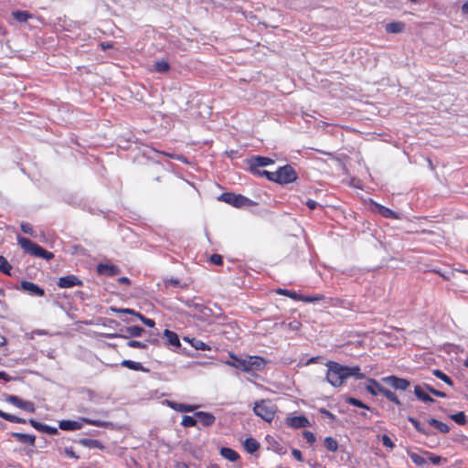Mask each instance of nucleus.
<instances>
[{
    "mask_svg": "<svg viewBox=\"0 0 468 468\" xmlns=\"http://www.w3.org/2000/svg\"><path fill=\"white\" fill-rule=\"evenodd\" d=\"M154 69L159 73H165L170 69V65L166 60H158L154 64Z\"/></svg>",
    "mask_w": 468,
    "mask_h": 468,
    "instance_id": "nucleus-35",
    "label": "nucleus"
},
{
    "mask_svg": "<svg viewBox=\"0 0 468 468\" xmlns=\"http://www.w3.org/2000/svg\"><path fill=\"white\" fill-rule=\"evenodd\" d=\"M423 454L427 457V459L434 465H440L442 462L446 463V459L441 456L435 455L434 453L424 451Z\"/></svg>",
    "mask_w": 468,
    "mask_h": 468,
    "instance_id": "nucleus-33",
    "label": "nucleus"
},
{
    "mask_svg": "<svg viewBox=\"0 0 468 468\" xmlns=\"http://www.w3.org/2000/svg\"><path fill=\"white\" fill-rule=\"evenodd\" d=\"M244 448L248 452L253 453L260 448V443L253 438H247L244 441Z\"/></svg>",
    "mask_w": 468,
    "mask_h": 468,
    "instance_id": "nucleus-32",
    "label": "nucleus"
},
{
    "mask_svg": "<svg viewBox=\"0 0 468 468\" xmlns=\"http://www.w3.org/2000/svg\"><path fill=\"white\" fill-rule=\"evenodd\" d=\"M22 410L33 413V412H35L36 408L32 401L26 400V402L23 405Z\"/></svg>",
    "mask_w": 468,
    "mask_h": 468,
    "instance_id": "nucleus-52",
    "label": "nucleus"
},
{
    "mask_svg": "<svg viewBox=\"0 0 468 468\" xmlns=\"http://www.w3.org/2000/svg\"><path fill=\"white\" fill-rule=\"evenodd\" d=\"M164 335L166 337V340L169 345L176 346V347L180 346V345H181L180 340H179V337L176 333H175L169 329H165L164 331Z\"/></svg>",
    "mask_w": 468,
    "mask_h": 468,
    "instance_id": "nucleus-26",
    "label": "nucleus"
},
{
    "mask_svg": "<svg viewBox=\"0 0 468 468\" xmlns=\"http://www.w3.org/2000/svg\"><path fill=\"white\" fill-rule=\"evenodd\" d=\"M20 286L22 290L27 292L31 295L39 297H43L45 295V291L32 282L22 281Z\"/></svg>",
    "mask_w": 468,
    "mask_h": 468,
    "instance_id": "nucleus-15",
    "label": "nucleus"
},
{
    "mask_svg": "<svg viewBox=\"0 0 468 468\" xmlns=\"http://www.w3.org/2000/svg\"><path fill=\"white\" fill-rule=\"evenodd\" d=\"M462 11L463 14H468V1L462 5Z\"/></svg>",
    "mask_w": 468,
    "mask_h": 468,
    "instance_id": "nucleus-61",
    "label": "nucleus"
},
{
    "mask_svg": "<svg viewBox=\"0 0 468 468\" xmlns=\"http://www.w3.org/2000/svg\"><path fill=\"white\" fill-rule=\"evenodd\" d=\"M12 15L19 22H27L32 17V15L27 11H16Z\"/></svg>",
    "mask_w": 468,
    "mask_h": 468,
    "instance_id": "nucleus-38",
    "label": "nucleus"
},
{
    "mask_svg": "<svg viewBox=\"0 0 468 468\" xmlns=\"http://www.w3.org/2000/svg\"><path fill=\"white\" fill-rule=\"evenodd\" d=\"M29 423L38 431L45 432L50 435H55L58 433V429L56 427L48 426L39 421H37L36 420L31 419L29 420Z\"/></svg>",
    "mask_w": 468,
    "mask_h": 468,
    "instance_id": "nucleus-19",
    "label": "nucleus"
},
{
    "mask_svg": "<svg viewBox=\"0 0 468 468\" xmlns=\"http://www.w3.org/2000/svg\"><path fill=\"white\" fill-rule=\"evenodd\" d=\"M276 292L280 295L287 296L294 301H299V302H303V303L320 302L324 299V296L322 294H316L314 296H307V295L298 293L294 291H289L286 289H277Z\"/></svg>",
    "mask_w": 468,
    "mask_h": 468,
    "instance_id": "nucleus-8",
    "label": "nucleus"
},
{
    "mask_svg": "<svg viewBox=\"0 0 468 468\" xmlns=\"http://www.w3.org/2000/svg\"><path fill=\"white\" fill-rule=\"evenodd\" d=\"M320 412L331 420H335V416L332 412L328 411L327 410L322 409V410H320Z\"/></svg>",
    "mask_w": 468,
    "mask_h": 468,
    "instance_id": "nucleus-58",
    "label": "nucleus"
},
{
    "mask_svg": "<svg viewBox=\"0 0 468 468\" xmlns=\"http://www.w3.org/2000/svg\"><path fill=\"white\" fill-rule=\"evenodd\" d=\"M405 28V25L403 22L395 21L390 22L386 25V31L389 34H399L401 33Z\"/></svg>",
    "mask_w": 468,
    "mask_h": 468,
    "instance_id": "nucleus-24",
    "label": "nucleus"
},
{
    "mask_svg": "<svg viewBox=\"0 0 468 468\" xmlns=\"http://www.w3.org/2000/svg\"><path fill=\"white\" fill-rule=\"evenodd\" d=\"M289 326L292 329V330H298L301 326V323L300 322H297V321H294L292 323H290L289 324Z\"/></svg>",
    "mask_w": 468,
    "mask_h": 468,
    "instance_id": "nucleus-59",
    "label": "nucleus"
},
{
    "mask_svg": "<svg viewBox=\"0 0 468 468\" xmlns=\"http://www.w3.org/2000/svg\"><path fill=\"white\" fill-rule=\"evenodd\" d=\"M431 394H433L434 396L436 397H439V398H446L447 395L445 392L443 391H440V390H437L435 388H433L431 391Z\"/></svg>",
    "mask_w": 468,
    "mask_h": 468,
    "instance_id": "nucleus-57",
    "label": "nucleus"
},
{
    "mask_svg": "<svg viewBox=\"0 0 468 468\" xmlns=\"http://www.w3.org/2000/svg\"><path fill=\"white\" fill-rule=\"evenodd\" d=\"M5 401L19 408V409H22L24 403L26 402V400H23L22 399H20L19 397L15 396V395H8L5 398Z\"/></svg>",
    "mask_w": 468,
    "mask_h": 468,
    "instance_id": "nucleus-36",
    "label": "nucleus"
},
{
    "mask_svg": "<svg viewBox=\"0 0 468 468\" xmlns=\"http://www.w3.org/2000/svg\"><path fill=\"white\" fill-rule=\"evenodd\" d=\"M20 228H21V230L25 234L30 235L32 237H35L34 229H33V227L29 223L23 222V223H21Z\"/></svg>",
    "mask_w": 468,
    "mask_h": 468,
    "instance_id": "nucleus-45",
    "label": "nucleus"
},
{
    "mask_svg": "<svg viewBox=\"0 0 468 468\" xmlns=\"http://www.w3.org/2000/svg\"><path fill=\"white\" fill-rule=\"evenodd\" d=\"M271 182H275L281 185L292 183L297 179V174L293 167L290 165H285L279 167V169L273 174L270 175Z\"/></svg>",
    "mask_w": 468,
    "mask_h": 468,
    "instance_id": "nucleus-6",
    "label": "nucleus"
},
{
    "mask_svg": "<svg viewBox=\"0 0 468 468\" xmlns=\"http://www.w3.org/2000/svg\"><path fill=\"white\" fill-rule=\"evenodd\" d=\"M235 359V362L233 363V366L238 368V369H240L244 372H248V367H247V358H238V357H234Z\"/></svg>",
    "mask_w": 468,
    "mask_h": 468,
    "instance_id": "nucleus-41",
    "label": "nucleus"
},
{
    "mask_svg": "<svg viewBox=\"0 0 468 468\" xmlns=\"http://www.w3.org/2000/svg\"><path fill=\"white\" fill-rule=\"evenodd\" d=\"M306 206L309 209L314 210L318 207V203L313 199H308L306 201Z\"/></svg>",
    "mask_w": 468,
    "mask_h": 468,
    "instance_id": "nucleus-55",
    "label": "nucleus"
},
{
    "mask_svg": "<svg viewBox=\"0 0 468 468\" xmlns=\"http://www.w3.org/2000/svg\"><path fill=\"white\" fill-rule=\"evenodd\" d=\"M4 420L14 423H26V420L20 417L5 412Z\"/></svg>",
    "mask_w": 468,
    "mask_h": 468,
    "instance_id": "nucleus-44",
    "label": "nucleus"
},
{
    "mask_svg": "<svg viewBox=\"0 0 468 468\" xmlns=\"http://www.w3.org/2000/svg\"><path fill=\"white\" fill-rule=\"evenodd\" d=\"M63 452L69 458H72V459H75V460H79V458H80L79 455H77L75 453V452L73 451L72 447H65L64 450H63Z\"/></svg>",
    "mask_w": 468,
    "mask_h": 468,
    "instance_id": "nucleus-51",
    "label": "nucleus"
},
{
    "mask_svg": "<svg viewBox=\"0 0 468 468\" xmlns=\"http://www.w3.org/2000/svg\"><path fill=\"white\" fill-rule=\"evenodd\" d=\"M368 382L372 383L378 390L380 394L386 397L389 401L395 403L398 406L401 405V401L399 399L398 396L391 390L387 388L381 386L376 379L369 378Z\"/></svg>",
    "mask_w": 468,
    "mask_h": 468,
    "instance_id": "nucleus-11",
    "label": "nucleus"
},
{
    "mask_svg": "<svg viewBox=\"0 0 468 468\" xmlns=\"http://www.w3.org/2000/svg\"><path fill=\"white\" fill-rule=\"evenodd\" d=\"M100 47L102 50H107V49H110V48H113V44L111 43V42H101L100 44Z\"/></svg>",
    "mask_w": 468,
    "mask_h": 468,
    "instance_id": "nucleus-56",
    "label": "nucleus"
},
{
    "mask_svg": "<svg viewBox=\"0 0 468 468\" xmlns=\"http://www.w3.org/2000/svg\"><path fill=\"white\" fill-rule=\"evenodd\" d=\"M346 403H348L349 405H352V406H355V407H357V408H362V409H367V410H369V407L367 405H366L365 403H363L361 400L356 399V398H347L346 399Z\"/></svg>",
    "mask_w": 468,
    "mask_h": 468,
    "instance_id": "nucleus-42",
    "label": "nucleus"
},
{
    "mask_svg": "<svg viewBox=\"0 0 468 468\" xmlns=\"http://www.w3.org/2000/svg\"><path fill=\"white\" fill-rule=\"evenodd\" d=\"M414 393H415L416 397L423 402H433L434 401V399L428 393H426L424 391L423 388L419 385L415 386Z\"/></svg>",
    "mask_w": 468,
    "mask_h": 468,
    "instance_id": "nucleus-28",
    "label": "nucleus"
},
{
    "mask_svg": "<svg viewBox=\"0 0 468 468\" xmlns=\"http://www.w3.org/2000/svg\"><path fill=\"white\" fill-rule=\"evenodd\" d=\"M12 437H14L17 441L21 443L28 444L30 446L35 445L36 437L34 435L13 432Z\"/></svg>",
    "mask_w": 468,
    "mask_h": 468,
    "instance_id": "nucleus-22",
    "label": "nucleus"
},
{
    "mask_svg": "<svg viewBox=\"0 0 468 468\" xmlns=\"http://www.w3.org/2000/svg\"><path fill=\"white\" fill-rule=\"evenodd\" d=\"M274 161L271 158L264 157V156H252L248 160V164L250 165V171L251 174L258 176H265L269 181H271V177L270 175L273 174V172H269L267 170H261V167L267 166L269 165H272Z\"/></svg>",
    "mask_w": 468,
    "mask_h": 468,
    "instance_id": "nucleus-4",
    "label": "nucleus"
},
{
    "mask_svg": "<svg viewBox=\"0 0 468 468\" xmlns=\"http://www.w3.org/2000/svg\"><path fill=\"white\" fill-rule=\"evenodd\" d=\"M292 455L298 461V462H303V457L300 450L298 449H292Z\"/></svg>",
    "mask_w": 468,
    "mask_h": 468,
    "instance_id": "nucleus-54",
    "label": "nucleus"
},
{
    "mask_svg": "<svg viewBox=\"0 0 468 468\" xmlns=\"http://www.w3.org/2000/svg\"><path fill=\"white\" fill-rule=\"evenodd\" d=\"M407 452H408V455L410 456V460L412 461V463L414 464H416L417 466H422L426 463L427 457L424 454L420 455L417 452H410V451H408Z\"/></svg>",
    "mask_w": 468,
    "mask_h": 468,
    "instance_id": "nucleus-30",
    "label": "nucleus"
},
{
    "mask_svg": "<svg viewBox=\"0 0 468 468\" xmlns=\"http://www.w3.org/2000/svg\"><path fill=\"white\" fill-rule=\"evenodd\" d=\"M219 200L224 201L225 203L238 208L245 206H250L251 204V200L249 199L248 197L240 194L237 195L231 192L222 193L219 197Z\"/></svg>",
    "mask_w": 468,
    "mask_h": 468,
    "instance_id": "nucleus-7",
    "label": "nucleus"
},
{
    "mask_svg": "<svg viewBox=\"0 0 468 468\" xmlns=\"http://www.w3.org/2000/svg\"><path fill=\"white\" fill-rule=\"evenodd\" d=\"M78 442L80 445L90 449L95 448L101 451L105 449V446L99 440L81 438L78 441Z\"/></svg>",
    "mask_w": 468,
    "mask_h": 468,
    "instance_id": "nucleus-21",
    "label": "nucleus"
},
{
    "mask_svg": "<svg viewBox=\"0 0 468 468\" xmlns=\"http://www.w3.org/2000/svg\"><path fill=\"white\" fill-rule=\"evenodd\" d=\"M210 262L215 264V265H218V266H220L223 264V259H222V256L219 255V254H212L210 256V259H209Z\"/></svg>",
    "mask_w": 468,
    "mask_h": 468,
    "instance_id": "nucleus-50",
    "label": "nucleus"
},
{
    "mask_svg": "<svg viewBox=\"0 0 468 468\" xmlns=\"http://www.w3.org/2000/svg\"><path fill=\"white\" fill-rule=\"evenodd\" d=\"M286 424L293 429L306 428L310 426L309 420L303 416H293L286 419Z\"/></svg>",
    "mask_w": 468,
    "mask_h": 468,
    "instance_id": "nucleus-14",
    "label": "nucleus"
},
{
    "mask_svg": "<svg viewBox=\"0 0 468 468\" xmlns=\"http://www.w3.org/2000/svg\"><path fill=\"white\" fill-rule=\"evenodd\" d=\"M111 310L114 313H119V314H133V315H136L145 325L149 326V327H154V324H155V322L153 320V319H150V318H147L145 316H144L143 314H141L140 313H136L134 310L133 309H129V308H114V307H112Z\"/></svg>",
    "mask_w": 468,
    "mask_h": 468,
    "instance_id": "nucleus-12",
    "label": "nucleus"
},
{
    "mask_svg": "<svg viewBox=\"0 0 468 468\" xmlns=\"http://www.w3.org/2000/svg\"><path fill=\"white\" fill-rule=\"evenodd\" d=\"M177 467L178 468H189V466L186 463H179L177 465Z\"/></svg>",
    "mask_w": 468,
    "mask_h": 468,
    "instance_id": "nucleus-64",
    "label": "nucleus"
},
{
    "mask_svg": "<svg viewBox=\"0 0 468 468\" xmlns=\"http://www.w3.org/2000/svg\"><path fill=\"white\" fill-rule=\"evenodd\" d=\"M127 346L129 347H133V348H140V349H146L147 348V344L145 343H143L141 341H137V340H130L128 343H127Z\"/></svg>",
    "mask_w": 468,
    "mask_h": 468,
    "instance_id": "nucleus-46",
    "label": "nucleus"
},
{
    "mask_svg": "<svg viewBox=\"0 0 468 468\" xmlns=\"http://www.w3.org/2000/svg\"><path fill=\"white\" fill-rule=\"evenodd\" d=\"M220 454L230 462H236L239 458V454L236 451L228 447H222L220 449Z\"/></svg>",
    "mask_w": 468,
    "mask_h": 468,
    "instance_id": "nucleus-25",
    "label": "nucleus"
},
{
    "mask_svg": "<svg viewBox=\"0 0 468 468\" xmlns=\"http://www.w3.org/2000/svg\"><path fill=\"white\" fill-rule=\"evenodd\" d=\"M125 332H126V335H119V334H110L108 335V336L110 338H116V337H123V338H128V337H137V336H141L142 334L144 332V329L139 325H133V326H128L125 328Z\"/></svg>",
    "mask_w": 468,
    "mask_h": 468,
    "instance_id": "nucleus-16",
    "label": "nucleus"
},
{
    "mask_svg": "<svg viewBox=\"0 0 468 468\" xmlns=\"http://www.w3.org/2000/svg\"><path fill=\"white\" fill-rule=\"evenodd\" d=\"M408 420L413 425V427L420 433L426 434V431L421 427L420 421L413 417H409Z\"/></svg>",
    "mask_w": 468,
    "mask_h": 468,
    "instance_id": "nucleus-49",
    "label": "nucleus"
},
{
    "mask_svg": "<svg viewBox=\"0 0 468 468\" xmlns=\"http://www.w3.org/2000/svg\"><path fill=\"white\" fill-rule=\"evenodd\" d=\"M121 366L124 367L126 368H129L131 370H134V371H142V372L149 371L140 362H135V361H132V360H122L121 362Z\"/></svg>",
    "mask_w": 468,
    "mask_h": 468,
    "instance_id": "nucleus-23",
    "label": "nucleus"
},
{
    "mask_svg": "<svg viewBox=\"0 0 468 468\" xmlns=\"http://www.w3.org/2000/svg\"><path fill=\"white\" fill-rule=\"evenodd\" d=\"M265 360L261 356H249L247 357V367L248 372L251 371H260L265 367Z\"/></svg>",
    "mask_w": 468,
    "mask_h": 468,
    "instance_id": "nucleus-13",
    "label": "nucleus"
},
{
    "mask_svg": "<svg viewBox=\"0 0 468 468\" xmlns=\"http://www.w3.org/2000/svg\"><path fill=\"white\" fill-rule=\"evenodd\" d=\"M5 401L19 408V409H22L24 403L26 402V400H23L22 399H20L19 397L15 396V395H8L5 398Z\"/></svg>",
    "mask_w": 468,
    "mask_h": 468,
    "instance_id": "nucleus-37",
    "label": "nucleus"
},
{
    "mask_svg": "<svg viewBox=\"0 0 468 468\" xmlns=\"http://www.w3.org/2000/svg\"><path fill=\"white\" fill-rule=\"evenodd\" d=\"M195 417L205 427L212 426L216 420V418L212 413L206 411H197L195 412Z\"/></svg>",
    "mask_w": 468,
    "mask_h": 468,
    "instance_id": "nucleus-17",
    "label": "nucleus"
},
{
    "mask_svg": "<svg viewBox=\"0 0 468 468\" xmlns=\"http://www.w3.org/2000/svg\"><path fill=\"white\" fill-rule=\"evenodd\" d=\"M86 423L89 425H93L100 428H110L112 427V423L105 420H92L89 418H81L80 420H63L58 422V427L62 431H78L82 428V424Z\"/></svg>",
    "mask_w": 468,
    "mask_h": 468,
    "instance_id": "nucleus-3",
    "label": "nucleus"
},
{
    "mask_svg": "<svg viewBox=\"0 0 468 468\" xmlns=\"http://www.w3.org/2000/svg\"><path fill=\"white\" fill-rule=\"evenodd\" d=\"M433 375L435 377H437L438 378H440L441 380H442L443 382H445L447 385L453 386V381L452 380V378L449 376H447L445 373H443L441 370H440V369L433 370Z\"/></svg>",
    "mask_w": 468,
    "mask_h": 468,
    "instance_id": "nucleus-39",
    "label": "nucleus"
},
{
    "mask_svg": "<svg viewBox=\"0 0 468 468\" xmlns=\"http://www.w3.org/2000/svg\"><path fill=\"white\" fill-rule=\"evenodd\" d=\"M381 381L398 390H406L410 386V382L408 379L394 375L384 377L381 378Z\"/></svg>",
    "mask_w": 468,
    "mask_h": 468,
    "instance_id": "nucleus-9",
    "label": "nucleus"
},
{
    "mask_svg": "<svg viewBox=\"0 0 468 468\" xmlns=\"http://www.w3.org/2000/svg\"><path fill=\"white\" fill-rule=\"evenodd\" d=\"M451 419L459 425H464L466 423V416L463 411H459L451 416Z\"/></svg>",
    "mask_w": 468,
    "mask_h": 468,
    "instance_id": "nucleus-40",
    "label": "nucleus"
},
{
    "mask_svg": "<svg viewBox=\"0 0 468 468\" xmlns=\"http://www.w3.org/2000/svg\"><path fill=\"white\" fill-rule=\"evenodd\" d=\"M12 265L2 255H0V271L5 275L11 276Z\"/></svg>",
    "mask_w": 468,
    "mask_h": 468,
    "instance_id": "nucleus-34",
    "label": "nucleus"
},
{
    "mask_svg": "<svg viewBox=\"0 0 468 468\" xmlns=\"http://www.w3.org/2000/svg\"><path fill=\"white\" fill-rule=\"evenodd\" d=\"M149 342L151 344L154 345V346H158L159 345V341L156 338L151 339V340H149Z\"/></svg>",
    "mask_w": 468,
    "mask_h": 468,
    "instance_id": "nucleus-63",
    "label": "nucleus"
},
{
    "mask_svg": "<svg viewBox=\"0 0 468 468\" xmlns=\"http://www.w3.org/2000/svg\"><path fill=\"white\" fill-rule=\"evenodd\" d=\"M97 271L99 274H106L112 277L118 275L121 271L116 265L100 263L97 266Z\"/></svg>",
    "mask_w": 468,
    "mask_h": 468,
    "instance_id": "nucleus-18",
    "label": "nucleus"
},
{
    "mask_svg": "<svg viewBox=\"0 0 468 468\" xmlns=\"http://www.w3.org/2000/svg\"><path fill=\"white\" fill-rule=\"evenodd\" d=\"M167 283H169V284H173V285H177V284L179 283V282H178L177 280H173V279H171V280H169V281L167 282Z\"/></svg>",
    "mask_w": 468,
    "mask_h": 468,
    "instance_id": "nucleus-62",
    "label": "nucleus"
},
{
    "mask_svg": "<svg viewBox=\"0 0 468 468\" xmlns=\"http://www.w3.org/2000/svg\"><path fill=\"white\" fill-rule=\"evenodd\" d=\"M118 282L122 284L129 285L131 283V281L127 277H121L118 279Z\"/></svg>",
    "mask_w": 468,
    "mask_h": 468,
    "instance_id": "nucleus-60",
    "label": "nucleus"
},
{
    "mask_svg": "<svg viewBox=\"0 0 468 468\" xmlns=\"http://www.w3.org/2000/svg\"><path fill=\"white\" fill-rule=\"evenodd\" d=\"M303 436L310 445H313L316 441L314 434L310 431H303Z\"/></svg>",
    "mask_w": 468,
    "mask_h": 468,
    "instance_id": "nucleus-47",
    "label": "nucleus"
},
{
    "mask_svg": "<svg viewBox=\"0 0 468 468\" xmlns=\"http://www.w3.org/2000/svg\"><path fill=\"white\" fill-rule=\"evenodd\" d=\"M324 448L328 452H335L338 450V442H337V441L335 438L331 437V436H328V437L324 438Z\"/></svg>",
    "mask_w": 468,
    "mask_h": 468,
    "instance_id": "nucleus-31",
    "label": "nucleus"
},
{
    "mask_svg": "<svg viewBox=\"0 0 468 468\" xmlns=\"http://www.w3.org/2000/svg\"><path fill=\"white\" fill-rule=\"evenodd\" d=\"M82 281L76 275L70 274L58 278L57 285L59 288H72L75 286H81Z\"/></svg>",
    "mask_w": 468,
    "mask_h": 468,
    "instance_id": "nucleus-10",
    "label": "nucleus"
},
{
    "mask_svg": "<svg viewBox=\"0 0 468 468\" xmlns=\"http://www.w3.org/2000/svg\"><path fill=\"white\" fill-rule=\"evenodd\" d=\"M253 411L258 417L271 422L275 417L276 406L270 399H261L255 402Z\"/></svg>",
    "mask_w": 468,
    "mask_h": 468,
    "instance_id": "nucleus-5",
    "label": "nucleus"
},
{
    "mask_svg": "<svg viewBox=\"0 0 468 468\" xmlns=\"http://www.w3.org/2000/svg\"><path fill=\"white\" fill-rule=\"evenodd\" d=\"M181 424L184 427H194L197 425V419L193 416L185 415L182 419Z\"/></svg>",
    "mask_w": 468,
    "mask_h": 468,
    "instance_id": "nucleus-43",
    "label": "nucleus"
},
{
    "mask_svg": "<svg viewBox=\"0 0 468 468\" xmlns=\"http://www.w3.org/2000/svg\"><path fill=\"white\" fill-rule=\"evenodd\" d=\"M372 205L374 207V210L377 211L378 214H380L382 217H384L386 218H399L398 215L396 214V212H394L393 210H391L390 208H388L385 206H382L376 202H373Z\"/></svg>",
    "mask_w": 468,
    "mask_h": 468,
    "instance_id": "nucleus-20",
    "label": "nucleus"
},
{
    "mask_svg": "<svg viewBox=\"0 0 468 468\" xmlns=\"http://www.w3.org/2000/svg\"><path fill=\"white\" fill-rule=\"evenodd\" d=\"M168 405L173 410H175L176 411H180V412H191L196 408L195 406H192V405L177 403V402H174V401H168Z\"/></svg>",
    "mask_w": 468,
    "mask_h": 468,
    "instance_id": "nucleus-27",
    "label": "nucleus"
},
{
    "mask_svg": "<svg viewBox=\"0 0 468 468\" xmlns=\"http://www.w3.org/2000/svg\"><path fill=\"white\" fill-rule=\"evenodd\" d=\"M17 243L22 250L29 255L51 261L54 258V254L42 248L40 245L33 242L29 239L17 236Z\"/></svg>",
    "mask_w": 468,
    "mask_h": 468,
    "instance_id": "nucleus-2",
    "label": "nucleus"
},
{
    "mask_svg": "<svg viewBox=\"0 0 468 468\" xmlns=\"http://www.w3.org/2000/svg\"><path fill=\"white\" fill-rule=\"evenodd\" d=\"M381 441L385 447H387L390 450H392L395 447L394 442L387 434L381 435Z\"/></svg>",
    "mask_w": 468,
    "mask_h": 468,
    "instance_id": "nucleus-48",
    "label": "nucleus"
},
{
    "mask_svg": "<svg viewBox=\"0 0 468 468\" xmlns=\"http://www.w3.org/2000/svg\"><path fill=\"white\" fill-rule=\"evenodd\" d=\"M326 367V379L333 387L342 386L349 377H355L357 379L366 378L365 374L360 372V368L357 366L346 367L335 361H328Z\"/></svg>",
    "mask_w": 468,
    "mask_h": 468,
    "instance_id": "nucleus-1",
    "label": "nucleus"
},
{
    "mask_svg": "<svg viewBox=\"0 0 468 468\" xmlns=\"http://www.w3.org/2000/svg\"><path fill=\"white\" fill-rule=\"evenodd\" d=\"M366 389L368 393H370L373 396H377L379 393L378 388L370 382L368 385L366 386Z\"/></svg>",
    "mask_w": 468,
    "mask_h": 468,
    "instance_id": "nucleus-53",
    "label": "nucleus"
},
{
    "mask_svg": "<svg viewBox=\"0 0 468 468\" xmlns=\"http://www.w3.org/2000/svg\"><path fill=\"white\" fill-rule=\"evenodd\" d=\"M428 423L431 426H432L433 428H435L436 430H438L439 431H441V433H448L450 431L447 424H445L444 422L440 421L436 419H433V418L429 419Z\"/></svg>",
    "mask_w": 468,
    "mask_h": 468,
    "instance_id": "nucleus-29",
    "label": "nucleus"
}]
</instances>
